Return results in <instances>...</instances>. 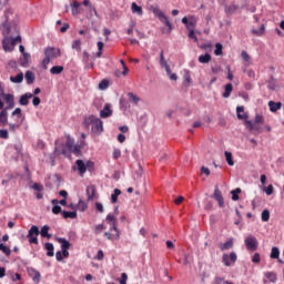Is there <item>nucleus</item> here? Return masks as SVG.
I'll list each match as a JSON object with an SVG mask.
<instances>
[{
    "label": "nucleus",
    "instance_id": "nucleus-1",
    "mask_svg": "<svg viewBox=\"0 0 284 284\" xmlns=\"http://www.w3.org/2000/svg\"><path fill=\"white\" fill-rule=\"evenodd\" d=\"M50 232V226L44 225L41 227V232L39 231V226L32 225L31 229L28 232L27 239H29V243H32L33 245H39V234L42 236V239H52V234L48 233Z\"/></svg>",
    "mask_w": 284,
    "mask_h": 284
},
{
    "label": "nucleus",
    "instance_id": "nucleus-2",
    "mask_svg": "<svg viewBox=\"0 0 284 284\" xmlns=\"http://www.w3.org/2000/svg\"><path fill=\"white\" fill-rule=\"evenodd\" d=\"M84 123L87 128L91 126V132H93V134H101L103 132V120L95 115L85 118Z\"/></svg>",
    "mask_w": 284,
    "mask_h": 284
},
{
    "label": "nucleus",
    "instance_id": "nucleus-3",
    "mask_svg": "<svg viewBox=\"0 0 284 284\" xmlns=\"http://www.w3.org/2000/svg\"><path fill=\"white\" fill-rule=\"evenodd\" d=\"M152 12L155 17L159 18V21H161V23L169 28L166 31L165 29H162L163 34H170L172 30H174V26L172 24V22H170V18H168V16H165V13H163V11H161V8L159 7H152Z\"/></svg>",
    "mask_w": 284,
    "mask_h": 284
},
{
    "label": "nucleus",
    "instance_id": "nucleus-4",
    "mask_svg": "<svg viewBox=\"0 0 284 284\" xmlns=\"http://www.w3.org/2000/svg\"><path fill=\"white\" fill-rule=\"evenodd\" d=\"M17 43H21V36H18L17 38L12 37H4L2 40V48L4 52H12L14 50V45Z\"/></svg>",
    "mask_w": 284,
    "mask_h": 284
},
{
    "label": "nucleus",
    "instance_id": "nucleus-5",
    "mask_svg": "<svg viewBox=\"0 0 284 284\" xmlns=\"http://www.w3.org/2000/svg\"><path fill=\"white\" fill-rule=\"evenodd\" d=\"M160 65L161 68L165 69V72L168 77L171 79V81H176L179 79L176 73H172V69H170V64H168V61L165 60V55H163V50L160 52Z\"/></svg>",
    "mask_w": 284,
    "mask_h": 284
},
{
    "label": "nucleus",
    "instance_id": "nucleus-6",
    "mask_svg": "<svg viewBox=\"0 0 284 284\" xmlns=\"http://www.w3.org/2000/svg\"><path fill=\"white\" fill-rule=\"evenodd\" d=\"M244 243L247 250H250L251 252H256L258 247V241L256 240V237H254L253 235H248L245 239Z\"/></svg>",
    "mask_w": 284,
    "mask_h": 284
},
{
    "label": "nucleus",
    "instance_id": "nucleus-7",
    "mask_svg": "<svg viewBox=\"0 0 284 284\" xmlns=\"http://www.w3.org/2000/svg\"><path fill=\"white\" fill-rule=\"evenodd\" d=\"M65 148L69 152H73V154L81 152V146L74 144V139L70 138V135L67 136Z\"/></svg>",
    "mask_w": 284,
    "mask_h": 284
},
{
    "label": "nucleus",
    "instance_id": "nucleus-8",
    "mask_svg": "<svg viewBox=\"0 0 284 284\" xmlns=\"http://www.w3.org/2000/svg\"><path fill=\"white\" fill-rule=\"evenodd\" d=\"M236 254L234 252L227 254H223L222 256V263H224L225 267H230V265H232V263H236Z\"/></svg>",
    "mask_w": 284,
    "mask_h": 284
},
{
    "label": "nucleus",
    "instance_id": "nucleus-9",
    "mask_svg": "<svg viewBox=\"0 0 284 284\" xmlns=\"http://www.w3.org/2000/svg\"><path fill=\"white\" fill-rule=\"evenodd\" d=\"M44 57H48L49 59H57L58 57H61V50L49 47L44 50Z\"/></svg>",
    "mask_w": 284,
    "mask_h": 284
},
{
    "label": "nucleus",
    "instance_id": "nucleus-10",
    "mask_svg": "<svg viewBox=\"0 0 284 284\" xmlns=\"http://www.w3.org/2000/svg\"><path fill=\"white\" fill-rule=\"evenodd\" d=\"M106 223H109V225H111V232L112 230H114L115 233V239L120 237V233H119V229H116V219L114 217V215H106Z\"/></svg>",
    "mask_w": 284,
    "mask_h": 284
},
{
    "label": "nucleus",
    "instance_id": "nucleus-11",
    "mask_svg": "<svg viewBox=\"0 0 284 284\" xmlns=\"http://www.w3.org/2000/svg\"><path fill=\"white\" fill-rule=\"evenodd\" d=\"M213 199L217 201L220 207L225 206V200L223 199V194L221 193V190H219V186H215Z\"/></svg>",
    "mask_w": 284,
    "mask_h": 284
},
{
    "label": "nucleus",
    "instance_id": "nucleus-12",
    "mask_svg": "<svg viewBox=\"0 0 284 284\" xmlns=\"http://www.w3.org/2000/svg\"><path fill=\"white\" fill-rule=\"evenodd\" d=\"M0 97L6 101L8 110H12L14 108V95L10 93H2Z\"/></svg>",
    "mask_w": 284,
    "mask_h": 284
},
{
    "label": "nucleus",
    "instance_id": "nucleus-13",
    "mask_svg": "<svg viewBox=\"0 0 284 284\" xmlns=\"http://www.w3.org/2000/svg\"><path fill=\"white\" fill-rule=\"evenodd\" d=\"M29 276H31L33 283L39 284L41 282V273L34 268H29L28 270Z\"/></svg>",
    "mask_w": 284,
    "mask_h": 284
},
{
    "label": "nucleus",
    "instance_id": "nucleus-14",
    "mask_svg": "<svg viewBox=\"0 0 284 284\" xmlns=\"http://www.w3.org/2000/svg\"><path fill=\"white\" fill-rule=\"evenodd\" d=\"M236 114L237 119H240L241 121H247V119H250V115H247V113L245 112V106H237Z\"/></svg>",
    "mask_w": 284,
    "mask_h": 284
},
{
    "label": "nucleus",
    "instance_id": "nucleus-15",
    "mask_svg": "<svg viewBox=\"0 0 284 284\" xmlns=\"http://www.w3.org/2000/svg\"><path fill=\"white\" fill-rule=\"evenodd\" d=\"M232 247H234V239H229L225 243H221L219 245V248L222 251V252H225L226 250H232Z\"/></svg>",
    "mask_w": 284,
    "mask_h": 284
},
{
    "label": "nucleus",
    "instance_id": "nucleus-16",
    "mask_svg": "<svg viewBox=\"0 0 284 284\" xmlns=\"http://www.w3.org/2000/svg\"><path fill=\"white\" fill-rule=\"evenodd\" d=\"M8 125V108L2 109L0 112V126Z\"/></svg>",
    "mask_w": 284,
    "mask_h": 284
},
{
    "label": "nucleus",
    "instance_id": "nucleus-17",
    "mask_svg": "<svg viewBox=\"0 0 284 284\" xmlns=\"http://www.w3.org/2000/svg\"><path fill=\"white\" fill-rule=\"evenodd\" d=\"M112 114V109H110V104H105L103 110L100 111L101 119H109Z\"/></svg>",
    "mask_w": 284,
    "mask_h": 284
},
{
    "label": "nucleus",
    "instance_id": "nucleus-18",
    "mask_svg": "<svg viewBox=\"0 0 284 284\" xmlns=\"http://www.w3.org/2000/svg\"><path fill=\"white\" fill-rule=\"evenodd\" d=\"M32 93H24L20 97L19 103L20 105H28L30 103V99H32Z\"/></svg>",
    "mask_w": 284,
    "mask_h": 284
},
{
    "label": "nucleus",
    "instance_id": "nucleus-19",
    "mask_svg": "<svg viewBox=\"0 0 284 284\" xmlns=\"http://www.w3.org/2000/svg\"><path fill=\"white\" fill-rule=\"evenodd\" d=\"M94 194H97V187L94 185L87 186V195L89 201L94 200Z\"/></svg>",
    "mask_w": 284,
    "mask_h": 284
},
{
    "label": "nucleus",
    "instance_id": "nucleus-20",
    "mask_svg": "<svg viewBox=\"0 0 284 284\" xmlns=\"http://www.w3.org/2000/svg\"><path fill=\"white\" fill-rule=\"evenodd\" d=\"M268 108L272 112H278V110H281V108H283V103L270 101Z\"/></svg>",
    "mask_w": 284,
    "mask_h": 284
},
{
    "label": "nucleus",
    "instance_id": "nucleus-21",
    "mask_svg": "<svg viewBox=\"0 0 284 284\" xmlns=\"http://www.w3.org/2000/svg\"><path fill=\"white\" fill-rule=\"evenodd\" d=\"M24 79H26L28 85H32V83H34V79H36L34 72L27 71L24 73Z\"/></svg>",
    "mask_w": 284,
    "mask_h": 284
},
{
    "label": "nucleus",
    "instance_id": "nucleus-22",
    "mask_svg": "<svg viewBox=\"0 0 284 284\" xmlns=\"http://www.w3.org/2000/svg\"><path fill=\"white\" fill-rule=\"evenodd\" d=\"M79 8H81V3L79 1H74L73 3H71V12L73 17H77V14H81Z\"/></svg>",
    "mask_w": 284,
    "mask_h": 284
},
{
    "label": "nucleus",
    "instance_id": "nucleus-23",
    "mask_svg": "<svg viewBox=\"0 0 284 284\" xmlns=\"http://www.w3.org/2000/svg\"><path fill=\"white\" fill-rule=\"evenodd\" d=\"M75 165L78 166V170L81 174V176H83V174H85L87 172V168H85V163L83 162V160H77Z\"/></svg>",
    "mask_w": 284,
    "mask_h": 284
},
{
    "label": "nucleus",
    "instance_id": "nucleus-24",
    "mask_svg": "<svg viewBox=\"0 0 284 284\" xmlns=\"http://www.w3.org/2000/svg\"><path fill=\"white\" fill-rule=\"evenodd\" d=\"M131 10L134 14H139V17H143V8H141L136 2L131 4Z\"/></svg>",
    "mask_w": 284,
    "mask_h": 284
},
{
    "label": "nucleus",
    "instance_id": "nucleus-25",
    "mask_svg": "<svg viewBox=\"0 0 284 284\" xmlns=\"http://www.w3.org/2000/svg\"><path fill=\"white\" fill-rule=\"evenodd\" d=\"M251 32L254 37H263L265 34V24H261L258 29H253Z\"/></svg>",
    "mask_w": 284,
    "mask_h": 284
},
{
    "label": "nucleus",
    "instance_id": "nucleus-26",
    "mask_svg": "<svg viewBox=\"0 0 284 284\" xmlns=\"http://www.w3.org/2000/svg\"><path fill=\"white\" fill-rule=\"evenodd\" d=\"M44 250H47V256H54V244L47 242L44 244Z\"/></svg>",
    "mask_w": 284,
    "mask_h": 284
},
{
    "label": "nucleus",
    "instance_id": "nucleus-27",
    "mask_svg": "<svg viewBox=\"0 0 284 284\" xmlns=\"http://www.w3.org/2000/svg\"><path fill=\"white\" fill-rule=\"evenodd\" d=\"M11 83H23V72L18 73L16 77H10Z\"/></svg>",
    "mask_w": 284,
    "mask_h": 284
},
{
    "label": "nucleus",
    "instance_id": "nucleus-28",
    "mask_svg": "<svg viewBox=\"0 0 284 284\" xmlns=\"http://www.w3.org/2000/svg\"><path fill=\"white\" fill-rule=\"evenodd\" d=\"M58 243H60L61 250H70V242L65 237H59Z\"/></svg>",
    "mask_w": 284,
    "mask_h": 284
},
{
    "label": "nucleus",
    "instance_id": "nucleus-29",
    "mask_svg": "<svg viewBox=\"0 0 284 284\" xmlns=\"http://www.w3.org/2000/svg\"><path fill=\"white\" fill-rule=\"evenodd\" d=\"M199 63H210L212 61V55L210 53H205L199 57Z\"/></svg>",
    "mask_w": 284,
    "mask_h": 284
},
{
    "label": "nucleus",
    "instance_id": "nucleus-30",
    "mask_svg": "<svg viewBox=\"0 0 284 284\" xmlns=\"http://www.w3.org/2000/svg\"><path fill=\"white\" fill-rule=\"evenodd\" d=\"M194 28H196V17L192 16V17L190 18L189 23H186V29H187L189 31H192V30H194Z\"/></svg>",
    "mask_w": 284,
    "mask_h": 284
},
{
    "label": "nucleus",
    "instance_id": "nucleus-31",
    "mask_svg": "<svg viewBox=\"0 0 284 284\" xmlns=\"http://www.w3.org/2000/svg\"><path fill=\"white\" fill-rule=\"evenodd\" d=\"M128 97H129V101L134 103V105H139V101H141V98H139V95L134 94L133 92H129Z\"/></svg>",
    "mask_w": 284,
    "mask_h": 284
},
{
    "label": "nucleus",
    "instance_id": "nucleus-32",
    "mask_svg": "<svg viewBox=\"0 0 284 284\" xmlns=\"http://www.w3.org/2000/svg\"><path fill=\"white\" fill-rule=\"evenodd\" d=\"M232 90H234V87L232 85V83H229L225 85V91L223 93V98L224 99H230V94H232Z\"/></svg>",
    "mask_w": 284,
    "mask_h": 284
},
{
    "label": "nucleus",
    "instance_id": "nucleus-33",
    "mask_svg": "<svg viewBox=\"0 0 284 284\" xmlns=\"http://www.w3.org/2000/svg\"><path fill=\"white\" fill-rule=\"evenodd\" d=\"M62 216H63V219H77V212L75 211H63Z\"/></svg>",
    "mask_w": 284,
    "mask_h": 284
},
{
    "label": "nucleus",
    "instance_id": "nucleus-34",
    "mask_svg": "<svg viewBox=\"0 0 284 284\" xmlns=\"http://www.w3.org/2000/svg\"><path fill=\"white\" fill-rule=\"evenodd\" d=\"M225 155V161L229 165L234 166V160L232 159V152L230 151H225L224 152Z\"/></svg>",
    "mask_w": 284,
    "mask_h": 284
},
{
    "label": "nucleus",
    "instance_id": "nucleus-35",
    "mask_svg": "<svg viewBox=\"0 0 284 284\" xmlns=\"http://www.w3.org/2000/svg\"><path fill=\"white\" fill-rule=\"evenodd\" d=\"M77 210H79V212H85L88 210V203L83 202V200H80L77 205Z\"/></svg>",
    "mask_w": 284,
    "mask_h": 284
},
{
    "label": "nucleus",
    "instance_id": "nucleus-36",
    "mask_svg": "<svg viewBox=\"0 0 284 284\" xmlns=\"http://www.w3.org/2000/svg\"><path fill=\"white\" fill-rule=\"evenodd\" d=\"M121 194V190L115 189L111 195V203H116L119 196Z\"/></svg>",
    "mask_w": 284,
    "mask_h": 284
},
{
    "label": "nucleus",
    "instance_id": "nucleus-37",
    "mask_svg": "<svg viewBox=\"0 0 284 284\" xmlns=\"http://www.w3.org/2000/svg\"><path fill=\"white\" fill-rule=\"evenodd\" d=\"M214 54L215 57H221V54H223V44L219 42L215 44Z\"/></svg>",
    "mask_w": 284,
    "mask_h": 284
},
{
    "label": "nucleus",
    "instance_id": "nucleus-38",
    "mask_svg": "<svg viewBox=\"0 0 284 284\" xmlns=\"http://www.w3.org/2000/svg\"><path fill=\"white\" fill-rule=\"evenodd\" d=\"M51 74H61L63 72L62 65H55L50 69Z\"/></svg>",
    "mask_w": 284,
    "mask_h": 284
},
{
    "label": "nucleus",
    "instance_id": "nucleus-39",
    "mask_svg": "<svg viewBox=\"0 0 284 284\" xmlns=\"http://www.w3.org/2000/svg\"><path fill=\"white\" fill-rule=\"evenodd\" d=\"M278 256H281V251L278 247L273 246L271 251V258H278Z\"/></svg>",
    "mask_w": 284,
    "mask_h": 284
},
{
    "label": "nucleus",
    "instance_id": "nucleus-40",
    "mask_svg": "<svg viewBox=\"0 0 284 284\" xmlns=\"http://www.w3.org/2000/svg\"><path fill=\"white\" fill-rule=\"evenodd\" d=\"M265 276H266V278H268V281L271 283H276V273L267 272V273H265Z\"/></svg>",
    "mask_w": 284,
    "mask_h": 284
},
{
    "label": "nucleus",
    "instance_id": "nucleus-41",
    "mask_svg": "<svg viewBox=\"0 0 284 284\" xmlns=\"http://www.w3.org/2000/svg\"><path fill=\"white\" fill-rule=\"evenodd\" d=\"M0 252H3V254H6V256H10V254H12V251L10 250V247L0 244Z\"/></svg>",
    "mask_w": 284,
    "mask_h": 284
},
{
    "label": "nucleus",
    "instance_id": "nucleus-42",
    "mask_svg": "<svg viewBox=\"0 0 284 284\" xmlns=\"http://www.w3.org/2000/svg\"><path fill=\"white\" fill-rule=\"evenodd\" d=\"M232 201H239V194H241V189H235L231 191Z\"/></svg>",
    "mask_w": 284,
    "mask_h": 284
},
{
    "label": "nucleus",
    "instance_id": "nucleus-43",
    "mask_svg": "<svg viewBox=\"0 0 284 284\" xmlns=\"http://www.w3.org/2000/svg\"><path fill=\"white\" fill-rule=\"evenodd\" d=\"M239 10V7L236 4H231L229 7H225V12L229 14H234V11Z\"/></svg>",
    "mask_w": 284,
    "mask_h": 284
},
{
    "label": "nucleus",
    "instance_id": "nucleus-44",
    "mask_svg": "<svg viewBox=\"0 0 284 284\" xmlns=\"http://www.w3.org/2000/svg\"><path fill=\"white\" fill-rule=\"evenodd\" d=\"M263 192H265L267 196H272V194H274V186L270 184L267 187L263 189Z\"/></svg>",
    "mask_w": 284,
    "mask_h": 284
},
{
    "label": "nucleus",
    "instance_id": "nucleus-45",
    "mask_svg": "<svg viewBox=\"0 0 284 284\" xmlns=\"http://www.w3.org/2000/svg\"><path fill=\"white\" fill-rule=\"evenodd\" d=\"M110 87V82L108 80H102L100 83H99V89L100 90H108V88Z\"/></svg>",
    "mask_w": 284,
    "mask_h": 284
},
{
    "label": "nucleus",
    "instance_id": "nucleus-46",
    "mask_svg": "<svg viewBox=\"0 0 284 284\" xmlns=\"http://www.w3.org/2000/svg\"><path fill=\"white\" fill-rule=\"evenodd\" d=\"M262 221H263L264 223H267V221H270V210H264V211L262 212Z\"/></svg>",
    "mask_w": 284,
    "mask_h": 284
},
{
    "label": "nucleus",
    "instance_id": "nucleus-47",
    "mask_svg": "<svg viewBox=\"0 0 284 284\" xmlns=\"http://www.w3.org/2000/svg\"><path fill=\"white\" fill-rule=\"evenodd\" d=\"M72 49L81 52V40H74L72 43Z\"/></svg>",
    "mask_w": 284,
    "mask_h": 284
},
{
    "label": "nucleus",
    "instance_id": "nucleus-48",
    "mask_svg": "<svg viewBox=\"0 0 284 284\" xmlns=\"http://www.w3.org/2000/svg\"><path fill=\"white\" fill-rule=\"evenodd\" d=\"M21 128V123H9L10 132H17V129Z\"/></svg>",
    "mask_w": 284,
    "mask_h": 284
},
{
    "label": "nucleus",
    "instance_id": "nucleus-49",
    "mask_svg": "<svg viewBox=\"0 0 284 284\" xmlns=\"http://www.w3.org/2000/svg\"><path fill=\"white\" fill-rule=\"evenodd\" d=\"M241 57L243 59V61H245V63L250 64V54L247 53V51H242L241 52Z\"/></svg>",
    "mask_w": 284,
    "mask_h": 284
},
{
    "label": "nucleus",
    "instance_id": "nucleus-50",
    "mask_svg": "<svg viewBox=\"0 0 284 284\" xmlns=\"http://www.w3.org/2000/svg\"><path fill=\"white\" fill-rule=\"evenodd\" d=\"M52 61L51 58H48V55H45V58L42 60V68L43 70H48V64Z\"/></svg>",
    "mask_w": 284,
    "mask_h": 284
},
{
    "label": "nucleus",
    "instance_id": "nucleus-51",
    "mask_svg": "<svg viewBox=\"0 0 284 284\" xmlns=\"http://www.w3.org/2000/svg\"><path fill=\"white\" fill-rule=\"evenodd\" d=\"M105 230V226L103 224L95 225L94 232L95 234H101L102 231Z\"/></svg>",
    "mask_w": 284,
    "mask_h": 284
},
{
    "label": "nucleus",
    "instance_id": "nucleus-52",
    "mask_svg": "<svg viewBox=\"0 0 284 284\" xmlns=\"http://www.w3.org/2000/svg\"><path fill=\"white\" fill-rule=\"evenodd\" d=\"M2 33H3V37H8L10 34V26L9 24H3Z\"/></svg>",
    "mask_w": 284,
    "mask_h": 284
},
{
    "label": "nucleus",
    "instance_id": "nucleus-53",
    "mask_svg": "<svg viewBox=\"0 0 284 284\" xmlns=\"http://www.w3.org/2000/svg\"><path fill=\"white\" fill-rule=\"evenodd\" d=\"M0 139H9L8 130L6 129L0 130Z\"/></svg>",
    "mask_w": 284,
    "mask_h": 284
},
{
    "label": "nucleus",
    "instance_id": "nucleus-54",
    "mask_svg": "<svg viewBox=\"0 0 284 284\" xmlns=\"http://www.w3.org/2000/svg\"><path fill=\"white\" fill-rule=\"evenodd\" d=\"M11 114L12 116H17V119H21V108L14 109V111Z\"/></svg>",
    "mask_w": 284,
    "mask_h": 284
},
{
    "label": "nucleus",
    "instance_id": "nucleus-55",
    "mask_svg": "<svg viewBox=\"0 0 284 284\" xmlns=\"http://www.w3.org/2000/svg\"><path fill=\"white\" fill-rule=\"evenodd\" d=\"M120 284H128V274L126 273L121 274Z\"/></svg>",
    "mask_w": 284,
    "mask_h": 284
},
{
    "label": "nucleus",
    "instance_id": "nucleus-56",
    "mask_svg": "<svg viewBox=\"0 0 284 284\" xmlns=\"http://www.w3.org/2000/svg\"><path fill=\"white\" fill-rule=\"evenodd\" d=\"M245 125H246L247 130H250V132H252V130H254V123H252V121L245 120Z\"/></svg>",
    "mask_w": 284,
    "mask_h": 284
},
{
    "label": "nucleus",
    "instance_id": "nucleus-57",
    "mask_svg": "<svg viewBox=\"0 0 284 284\" xmlns=\"http://www.w3.org/2000/svg\"><path fill=\"white\" fill-rule=\"evenodd\" d=\"M252 263H261V254L255 253L253 255Z\"/></svg>",
    "mask_w": 284,
    "mask_h": 284
},
{
    "label": "nucleus",
    "instance_id": "nucleus-58",
    "mask_svg": "<svg viewBox=\"0 0 284 284\" xmlns=\"http://www.w3.org/2000/svg\"><path fill=\"white\" fill-rule=\"evenodd\" d=\"M189 39H193L195 42L199 41V38L196 37L194 30L189 31Z\"/></svg>",
    "mask_w": 284,
    "mask_h": 284
},
{
    "label": "nucleus",
    "instance_id": "nucleus-59",
    "mask_svg": "<svg viewBox=\"0 0 284 284\" xmlns=\"http://www.w3.org/2000/svg\"><path fill=\"white\" fill-rule=\"evenodd\" d=\"M113 159H121V150L114 149L113 151Z\"/></svg>",
    "mask_w": 284,
    "mask_h": 284
},
{
    "label": "nucleus",
    "instance_id": "nucleus-60",
    "mask_svg": "<svg viewBox=\"0 0 284 284\" xmlns=\"http://www.w3.org/2000/svg\"><path fill=\"white\" fill-rule=\"evenodd\" d=\"M255 123H265V118L263 115H255Z\"/></svg>",
    "mask_w": 284,
    "mask_h": 284
},
{
    "label": "nucleus",
    "instance_id": "nucleus-61",
    "mask_svg": "<svg viewBox=\"0 0 284 284\" xmlns=\"http://www.w3.org/2000/svg\"><path fill=\"white\" fill-rule=\"evenodd\" d=\"M37 192H42L43 190V185L39 184V183H34L32 186Z\"/></svg>",
    "mask_w": 284,
    "mask_h": 284
},
{
    "label": "nucleus",
    "instance_id": "nucleus-62",
    "mask_svg": "<svg viewBox=\"0 0 284 284\" xmlns=\"http://www.w3.org/2000/svg\"><path fill=\"white\" fill-rule=\"evenodd\" d=\"M215 284H227V281L223 280L222 277H215Z\"/></svg>",
    "mask_w": 284,
    "mask_h": 284
},
{
    "label": "nucleus",
    "instance_id": "nucleus-63",
    "mask_svg": "<svg viewBox=\"0 0 284 284\" xmlns=\"http://www.w3.org/2000/svg\"><path fill=\"white\" fill-rule=\"evenodd\" d=\"M118 141H119V143H125V134L120 133V134L118 135Z\"/></svg>",
    "mask_w": 284,
    "mask_h": 284
},
{
    "label": "nucleus",
    "instance_id": "nucleus-64",
    "mask_svg": "<svg viewBox=\"0 0 284 284\" xmlns=\"http://www.w3.org/2000/svg\"><path fill=\"white\" fill-rule=\"evenodd\" d=\"M52 212H53L54 214H60V212H61V206H60V205H54V206L52 207Z\"/></svg>",
    "mask_w": 284,
    "mask_h": 284
}]
</instances>
